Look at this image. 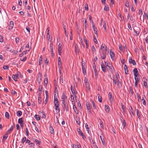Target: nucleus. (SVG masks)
<instances>
[{"label":"nucleus","instance_id":"nucleus-46","mask_svg":"<svg viewBox=\"0 0 148 148\" xmlns=\"http://www.w3.org/2000/svg\"><path fill=\"white\" fill-rule=\"evenodd\" d=\"M91 102L92 104V106L93 107V108L94 109H96V107L95 106V104L94 101L93 100H91Z\"/></svg>","mask_w":148,"mask_h":148},{"label":"nucleus","instance_id":"nucleus-20","mask_svg":"<svg viewBox=\"0 0 148 148\" xmlns=\"http://www.w3.org/2000/svg\"><path fill=\"white\" fill-rule=\"evenodd\" d=\"M105 111L107 113H109L110 111V108L108 105H106L105 106Z\"/></svg>","mask_w":148,"mask_h":148},{"label":"nucleus","instance_id":"nucleus-38","mask_svg":"<svg viewBox=\"0 0 148 148\" xmlns=\"http://www.w3.org/2000/svg\"><path fill=\"white\" fill-rule=\"evenodd\" d=\"M18 123L19 124L22 123H23V118H19L18 121Z\"/></svg>","mask_w":148,"mask_h":148},{"label":"nucleus","instance_id":"nucleus-51","mask_svg":"<svg viewBox=\"0 0 148 148\" xmlns=\"http://www.w3.org/2000/svg\"><path fill=\"white\" fill-rule=\"evenodd\" d=\"M143 85L146 88H147V84L146 81H144L143 82Z\"/></svg>","mask_w":148,"mask_h":148},{"label":"nucleus","instance_id":"nucleus-7","mask_svg":"<svg viewBox=\"0 0 148 148\" xmlns=\"http://www.w3.org/2000/svg\"><path fill=\"white\" fill-rule=\"evenodd\" d=\"M75 52L76 55H78L79 54V47L77 45V44H75Z\"/></svg>","mask_w":148,"mask_h":148},{"label":"nucleus","instance_id":"nucleus-5","mask_svg":"<svg viewBox=\"0 0 148 148\" xmlns=\"http://www.w3.org/2000/svg\"><path fill=\"white\" fill-rule=\"evenodd\" d=\"M70 105L69 103H67L65 106H62L64 111H66V112H69V107Z\"/></svg>","mask_w":148,"mask_h":148},{"label":"nucleus","instance_id":"nucleus-43","mask_svg":"<svg viewBox=\"0 0 148 148\" xmlns=\"http://www.w3.org/2000/svg\"><path fill=\"white\" fill-rule=\"evenodd\" d=\"M62 24H63V27L64 28V29L65 31L66 30V23L64 22H62Z\"/></svg>","mask_w":148,"mask_h":148},{"label":"nucleus","instance_id":"nucleus-22","mask_svg":"<svg viewBox=\"0 0 148 148\" xmlns=\"http://www.w3.org/2000/svg\"><path fill=\"white\" fill-rule=\"evenodd\" d=\"M92 28L94 31V33L95 34L97 37H98V34L97 33V27H93Z\"/></svg>","mask_w":148,"mask_h":148},{"label":"nucleus","instance_id":"nucleus-48","mask_svg":"<svg viewBox=\"0 0 148 148\" xmlns=\"http://www.w3.org/2000/svg\"><path fill=\"white\" fill-rule=\"evenodd\" d=\"M62 49L61 47L58 48V53L59 55H61Z\"/></svg>","mask_w":148,"mask_h":148},{"label":"nucleus","instance_id":"nucleus-25","mask_svg":"<svg viewBox=\"0 0 148 148\" xmlns=\"http://www.w3.org/2000/svg\"><path fill=\"white\" fill-rule=\"evenodd\" d=\"M49 130L50 132L51 133V134H54V130L52 126L51 125H50Z\"/></svg>","mask_w":148,"mask_h":148},{"label":"nucleus","instance_id":"nucleus-18","mask_svg":"<svg viewBox=\"0 0 148 148\" xmlns=\"http://www.w3.org/2000/svg\"><path fill=\"white\" fill-rule=\"evenodd\" d=\"M136 115L139 119H140L141 117V113L140 112H139V110L138 109H136Z\"/></svg>","mask_w":148,"mask_h":148},{"label":"nucleus","instance_id":"nucleus-27","mask_svg":"<svg viewBox=\"0 0 148 148\" xmlns=\"http://www.w3.org/2000/svg\"><path fill=\"white\" fill-rule=\"evenodd\" d=\"M12 79L14 80L15 81L17 82V79L18 78V77L16 76V75H13L12 76Z\"/></svg>","mask_w":148,"mask_h":148},{"label":"nucleus","instance_id":"nucleus-41","mask_svg":"<svg viewBox=\"0 0 148 148\" xmlns=\"http://www.w3.org/2000/svg\"><path fill=\"white\" fill-rule=\"evenodd\" d=\"M47 38H48V40L49 41L50 43L51 42H53L52 37H50V35H49V36H48V37H47Z\"/></svg>","mask_w":148,"mask_h":148},{"label":"nucleus","instance_id":"nucleus-32","mask_svg":"<svg viewBox=\"0 0 148 148\" xmlns=\"http://www.w3.org/2000/svg\"><path fill=\"white\" fill-rule=\"evenodd\" d=\"M16 75L18 78L22 77V75H21V73L19 71H18L17 72V73L15 74Z\"/></svg>","mask_w":148,"mask_h":148},{"label":"nucleus","instance_id":"nucleus-19","mask_svg":"<svg viewBox=\"0 0 148 148\" xmlns=\"http://www.w3.org/2000/svg\"><path fill=\"white\" fill-rule=\"evenodd\" d=\"M134 79L135 80L134 86L135 87H137L138 86V83L140 79L138 77L136 78V77H135V78H134Z\"/></svg>","mask_w":148,"mask_h":148},{"label":"nucleus","instance_id":"nucleus-17","mask_svg":"<svg viewBox=\"0 0 148 148\" xmlns=\"http://www.w3.org/2000/svg\"><path fill=\"white\" fill-rule=\"evenodd\" d=\"M71 102H72V104L73 105V109H74L75 112L76 114H78V112H79V110H77V111H75V101L72 100L71 101Z\"/></svg>","mask_w":148,"mask_h":148},{"label":"nucleus","instance_id":"nucleus-33","mask_svg":"<svg viewBox=\"0 0 148 148\" xmlns=\"http://www.w3.org/2000/svg\"><path fill=\"white\" fill-rule=\"evenodd\" d=\"M105 47V49H106V51H107V46H106L105 44H102L101 45V47H100V49H103Z\"/></svg>","mask_w":148,"mask_h":148},{"label":"nucleus","instance_id":"nucleus-42","mask_svg":"<svg viewBox=\"0 0 148 148\" xmlns=\"http://www.w3.org/2000/svg\"><path fill=\"white\" fill-rule=\"evenodd\" d=\"M104 10L106 11H108L109 10V8L108 5H106L105 6L104 8Z\"/></svg>","mask_w":148,"mask_h":148},{"label":"nucleus","instance_id":"nucleus-13","mask_svg":"<svg viewBox=\"0 0 148 148\" xmlns=\"http://www.w3.org/2000/svg\"><path fill=\"white\" fill-rule=\"evenodd\" d=\"M100 138L101 139V141L102 144L103 145H105V138L104 136L103 135L102 136H100Z\"/></svg>","mask_w":148,"mask_h":148},{"label":"nucleus","instance_id":"nucleus-45","mask_svg":"<svg viewBox=\"0 0 148 148\" xmlns=\"http://www.w3.org/2000/svg\"><path fill=\"white\" fill-rule=\"evenodd\" d=\"M34 117L37 121H39L40 119V117L37 114L35 115Z\"/></svg>","mask_w":148,"mask_h":148},{"label":"nucleus","instance_id":"nucleus-31","mask_svg":"<svg viewBox=\"0 0 148 148\" xmlns=\"http://www.w3.org/2000/svg\"><path fill=\"white\" fill-rule=\"evenodd\" d=\"M48 82V79L47 77H45L44 79V86L45 85V86H46Z\"/></svg>","mask_w":148,"mask_h":148},{"label":"nucleus","instance_id":"nucleus-28","mask_svg":"<svg viewBox=\"0 0 148 148\" xmlns=\"http://www.w3.org/2000/svg\"><path fill=\"white\" fill-rule=\"evenodd\" d=\"M129 87L130 92L131 93L132 95H133V94H134V92L133 90V88L132 87L130 86H129Z\"/></svg>","mask_w":148,"mask_h":148},{"label":"nucleus","instance_id":"nucleus-40","mask_svg":"<svg viewBox=\"0 0 148 148\" xmlns=\"http://www.w3.org/2000/svg\"><path fill=\"white\" fill-rule=\"evenodd\" d=\"M16 114L17 116H20L22 114V112L21 111H17L16 113Z\"/></svg>","mask_w":148,"mask_h":148},{"label":"nucleus","instance_id":"nucleus-16","mask_svg":"<svg viewBox=\"0 0 148 148\" xmlns=\"http://www.w3.org/2000/svg\"><path fill=\"white\" fill-rule=\"evenodd\" d=\"M62 100H64L67 101V97L65 94L64 92H63L62 96Z\"/></svg>","mask_w":148,"mask_h":148},{"label":"nucleus","instance_id":"nucleus-10","mask_svg":"<svg viewBox=\"0 0 148 148\" xmlns=\"http://www.w3.org/2000/svg\"><path fill=\"white\" fill-rule=\"evenodd\" d=\"M93 67L94 70V71L95 72V76L96 77L97 75V70L96 68V65L95 64V63H93Z\"/></svg>","mask_w":148,"mask_h":148},{"label":"nucleus","instance_id":"nucleus-56","mask_svg":"<svg viewBox=\"0 0 148 148\" xmlns=\"http://www.w3.org/2000/svg\"><path fill=\"white\" fill-rule=\"evenodd\" d=\"M113 83L114 84V86H116L117 82V79H113Z\"/></svg>","mask_w":148,"mask_h":148},{"label":"nucleus","instance_id":"nucleus-15","mask_svg":"<svg viewBox=\"0 0 148 148\" xmlns=\"http://www.w3.org/2000/svg\"><path fill=\"white\" fill-rule=\"evenodd\" d=\"M73 148H82L80 144L77 143V144H73Z\"/></svg>","mask_w":148,"mask_h":148},{"label":"nucleus","instance_id":"nucleus-54","mask_svg":"<svg viewBox=\"0 0 148 148\" xmlns=\"http://www.w3.org/2000/svg\"><path fill=\"white\" fill-rule=\"evenodd\" d=\"M66 101H64V100H63V101L62 100V106H65L66 105V104L67 103H66Z\"/></svg>","mask_w":148,"mask_h":148},{"label":"nucleus","instance_id":"nucleus-36","mask_svg":"<svg viewBox=\"0 0 148 148\" xmlns=\"http://www.w3.org/2000/svg\"><path fill=\"white\" fill-rule=\"evenodd\" d=\"M77 132L80 135H82L83 133L82 132V131L80 129H77Z\"/></svg>","mask_w":148,"mask_h":148},{"label":"nucleus","instance_id":"nucleus-8","mask_svg":"<svg viewBox=\"0 0 148 148\" xmlns=\"http://www.w3.org/2000/svg\"><path fill=\"white\" fill-rule=\"evenodd\" d=\"M108 98L111 103H112L113 101L114 97L112 96V93L111 92H109L108 94Z\"/></svg>","mask_w":148,"mask_h":148},{"label":"nucleus","instance_id":"nucleus-24","mask_svg":"<svg viewBox=\"0 0 148 148\" xmlns=\"http://www.w3.org/2000/svg\"><path fill=\"white\" fill-rule=\"evenodd\" d=\"M124 69L125 72V74L126 75L128 74V68L127 66L125 64L124 66Z\"/></svg>","mask_w":148,"mask_h":148},{"label":"nucleus","instance_id":"nucleus-30","mask_svg":"<svg viewBox=\"0 0 148 148\" xmlns=\"http://www.w3.org/2000/svg\"><path fill=\"white\" fill-rule=\"evenodd\" d=\"M34 141L37 144L40 145L41 143V142L36 139H34Z\"/></svg>","mask_w":148,"mask_h":148},{"label":"nucleus","instance_id":"nucleus-53","mask_svg":"<svg viewBox=\"0 0 148 148\" xmlns=\"http://www.w3.org/2000/svg\"><path fill=\"white\" fill-rule=\"evenodd\" d=\"M85 10L88 11V4L86 3L85 5Z\"/></svg>","mask_w":148,"mask_h":148},{"label":"nucleus","instance_id":"nucleus-34","mask_svg":"<svg viewBox=\"0 0 148 148\" xmlns=\"http://www.w3.org/2000/svg\"><path fill=\"white\" fill-rule=\"evenodd\" d=\"M97 95L98 96V99L99 102L101 103L102 101V98L101 96L99 94H98Z\"/></svg>","mask_w":148,"mask_h":148},{"label":"nucleus","instance_id":"nucleus-60","mask_svg":"<svg viewBox=\"0 0 148 148\" xmlns=\"http://www.w3.org/2000/svg\"><path fill=\"white\" fill-rule=\"evenodd\" d=\"M3 68L4 70H5L6 69H8L9 66L7 65L3 66Z\"/></svg>","mask_w":148,"mask_h":148},{"label":"nucleus","instance_id":"nucleus-12","mask_svg":"<svg viewBox=\"0 0 148 148\" xmlns=\"http://www.w3.org/2000/svg\"><path fill=\"white\" fill-rule=\"evenodd\" d=\"M49 48L50 49V51L51 52V54H52L53 55V42H51L50 43V46H49Z\"/></svg>","mask_w":148,"mask_h":148},{"label":"nucleus","instance_id":"nucleus-52","mask_svg":"<svg viewBox=\"0 0 148 148\" xmlns=\"http://www.w3.org/2000/svg\"><path fill=\"white\" fill-rule=\"evenodd\" d=\"M26 138L25 137H23L21 143L23 144L25 141H26Z\"/></svg>","mask_w":148,"mask_h":148},{"label":"nucleus","instance_id":"nucleus-35","mask_svg":"<svg viewBox=\"0 0 148 148\" xmlns=\"http://www.w3.org/2000/svg\"><path fill=\"white\" fill-rule=\"evenodd\" d=\"M129 63L132 64L133 65H135L136 63L134 60H132L131 61H129Z\"/></svg>","mask_w":148,"mask_h":148},{"label":"nucleus","instance_id":"nucleus-4","mask_svg":"<svg viewBox=\"0 0 148 148\" xmlns=\"http://www.w3.org/2000/svg\"><path fill=\"white\" fill-rule=\"evenodd\" d=\"M135 29H134V28H133L134 31L138 36L140 33V29L139 27L136 26H135Z\"/></svg>","mask_w":148,"mask_h":148},{"label":"nucleus","instance_id":"nucleus-6","mask_svg":"<svg viewBox=\"0 0 148 148\" xmlns=\"http://www.w3.org/2000/svg\"><path fill=\"white\" fill-rule=\"evenodd\" d=\"M56 95V94H55L54 93V99L53 103L55 106H60L59 103L58 101V99L57 98L55 97V95Z\"/></svg>","mask_w":148,"mask_h":148},{"label":"nucleus","instance_id":"nucleus-58","mask_svg":"<svg viewBox=\"0 0 148 148\" xmlns=\"http://www.w3.org/2000/svg\"><path fill=\"white\" fill-rule=\"evenodd\" d=\"M11 93L13 95H14L15 94H16L17 93L14 90L12 89L11 90Z\"/></svg>","mask_w":148,"mask_h":148},{"label":"nucleus","instance_id":"nucleus-3","mask_svg":"<svg viewBox=\"0 0 148 148\" xmlns=\"http://www.w3.org/2000/svg\"><path fill=\"white\" fill-rule=\"evenodd\" d=\"M134 77L137 78L139 76V73L136 68H134L133 70Z\"/></svg>","mask_w":148,"mask_h":148},{"label":"nucleus","instance_id":"nucleus-26","mask_svg":"<svg viewBox=\"0 0 148 148\" xmlns=\"http://www.w3.org/2000/svg\"><path fill=\"white\" fill-rule=\"evenodd\" d=\"M14 126L13 125L12 126L10 129L7 131V133H11L13 130Z\"/></svg>","mask_w":148,"mask_h":148},{"label":"nucleus","instance_id":"nucleus-2","mask_svg":"<svg viewBox=\"0 0 148 148\" xmlns=\"http://www.w3.org/2000/svg\"><path fill=\"white\" fill-rule=\"evenodd\" d=\"M120 119L122 123V125L123 126V128H125L127 124V123L125 120L121 116H120Z\"/></svg>","mask_w":148,"mask_h":148},{"label":"nucleus","instance_id":"nucleus-49","mask_svg":"<svg viewBox=\"0 0 148 148\" xmlns=\"http://www.w3.org/2000/svg\"><path fill=\"white\" fill-rule=\"evenodd\" d=\"M29 145L30 146L29 147L30 148H32V147H33L34 148V146L35 145L34 143H31Z\"/></svg>","mask_w":148,"mask_h":148},{"label":"nucleus","instance_id":"nucleus-63","mask_svg":"<svg viewBox=\"0 0 148 148\" xmlns=\"http://www.w3.org/2000/svg\"><path fill=\"white\" fill-rule=\"evenodd\" d=\"M25 132L27 136H28L29 135V132L28 130V129L27 128H26L25 129Z\"/></svg>","mask_w":148,"mask_h":148},{"label":"nucleus","instance_id":"nucleus-47","mask_svg":"<svg viewBox=\"0 0 148 148\" xmlns=\"http://www.w3.org/2000/svg\"><path fill=\"white\" fill-rule=\"evenodd\" d=\"M5 117L8 119H9L10 116L8 113L7 112H6L5 114Z\"/></svg>","mask_w":148,"mask_h":148},{"label":"nucleus","instance_id":"nucleus-21","mask_svg":"<svg viewBox=\"0 0 148 148\" xmlns=\"http://www.w3.org/2000/svg\"><path fill=\"white\" fill-rule=\"evenodd\" d=\"M75 118L76 120V121L77 124H78V125H80V123L79 117L76 116L75 117Z\"/></svg>","mask_w":148,"mask_h":148},{"label":"nucleus","instance_id":"nucleus-57","mask_svg":"<svg viewBox=\"0 0 148 148\" xmlns=\"http://www.w3.org/2000/svg\"><path fill=\"white\" fill-rule=\"evenodd\" d=\"M8 133H7L5 134V135L3 136V139H4L5 138V139H6L8 136Z\"/></svg>","mask_w":148,"mask_h":148},{"label":"nucleus","instance_id":"nucleus-50","mask_svg":"<svg viewBox=\"0 0 148 148\" xmlns=\"http://www.w3.org/2000/svg\"><path fill=\"white\" fill-rule=\"evenodd\" d=\"M86 88L88 89L89 90L90 89V85L89 83L85 84Z\"/></svg>","mask_w":148,"mask_h":148},{"label":"nucleus","instance_id":"nucleus-55","mask_svg":"<svg viewBox=\"0 0 148 148\" xmlns=\"http://www.w3.org/2000/svg\"><path fill=\"white\" fill-rule=\"evenodd\" d=\"M125 5L127 8L129 7V2L128 1H127L125 3Z\"/></svg>","mask_w":148,"mask_h":148},{"label":"nucleus","instance_id":"nucleus-11","mask_svg":"<svg viewBox=\"0 0 148 148\" xmlns=\"http://www.w3.org/2000/svg\"><path fill=\"white\" fill-rule=\"evenodd\" d=\"M86 107L87 110H88V112L90 113H91V107L89 103L88 102L86 103Z\"/></svg>","mask_w":148,"mask_h":148},{"label":"nucleus","instance_id":"nucleus-23","mask_svg":"<svg viewBox=\"0 0 148 148\" xmlns=\"http://www.w3.org/2000/svg\"><path fill=\"white\" fill-rule=\"evenodd\" d=\"M60 106H55V109L56 110V112L57 113H58L60 112V109L59 107Z\"/></svg>","mask_w":148,"mask_h":148},{"label":"nucleus","instance_id":"nucleus-61","mask_svg":"<svg viewBox=\"0 0 148 148\" xmlns=\"http://www.w3.org/2000/svg\"><path fill=\"white\" fill-rule=\"evenodd\" d=\"M19 39L18 37H16L15 38V40L16 42V43L17 44L19 43Z\"/></svg>","mask_w":148,"mask_h":148},{"label":"nucleus","instance_id":"nucleus-37","mask_svg":"<svg viewBox=\"0 0 148 148\" xmlns=\"http://www.w3.org/2000/svg\"><path fill=\"white\" fill-rule=\"evenodd\" d=\"M82 73L83 74L85 75L86 74V71L85 67H82Z\"/></svg>","mask_w":148,"mask_h":148},{"label":"nucleus","instance_id":"nucleus-62","mask_svg":"<svg viewBox=\"0 0 148 148\" xmlns=\"http://www.w3.org/2000/svg\"><path fill=\"white\" fill-rule=\"evenodd\" d=\"M80 42H81V43L82 45V46H83V47L85 48V45L84 44V43L83 41L82 38H81V39Z\"/></svg>","mask_w":148,"mask_h":148},{"label":"nucleus","instance_id":"nucleus-64","mask_svg":"<svg viewBox=\"0 0 148 148\" xmlns=\"http://www.w3.org/2000/svg\"><path fill=\"white\" fill-rule=\"evenodd\" d=\"M95 47L94 45L92 46L91 47V50L93 52H94L95 51Z\"/></svg>","mask_w":148,"mask_h":148},{"label":"nucleus","instance_id":"nucleus-14","mask_svg":"<svg viewBox=\"0 0 148 148\" xmlns=\"http://www.w3.org/2000/svg\"><path fill=\"white\" fill-rule=\"evenodd\" d=\"M110 55L111 57V58L113 60H114L115 59V57H114V53L113 52H112L111 51V50L110 49Z\"/></svg>","mask_w":148,"mask_h":148},{"label":"nucleus","instance_id":"nucleus-44","mask_svg":"<svg viewBox=\"0 0 148 148\" xmlns=\"http://www.w3.org/2000/svg\"><path fill=\"white\" fill-rule=\"evenodd\" d=\"M99 124L100 125V126L102 128H104V126L103 124V122L101 119H99Z\"/></svg>","mask_w":148,"mask_h":148},{"label":"nucleus","instance_id":"nucleus-59","mask_svg":"<svg viewBox=\"0 0 148 148\" xmlns=\"http://www.w3.org/2000/svg\"><path fill=\"white\" fill-rule=\"evenodd\" d=\"M71 89L72 93L74 95V93H75L74 90L73 88V86H71Z\"/></svg>","mask_w":148,"mask_h":148},{"label":"nucleus","instance_id":"nucleus-1","mask_svg":"<svg viewBox=\"0 0 148 148\" xmlns=\"http://www.w3.org/2000/svg\"><path fill=\"white\" fill-rule=\"evenodd\" d=\"M101 65L102 71L104 73H106V72L107 70H108L107 67V66L105 65L103 62L101 63Z\"/></svg>","mask_w":148,"mask_h":148},{"label":"nucleus","instance_id":"nucleus-29","mask_svg":"<svg viewBox=\"0 0 148 148\" xmlns=\"http://www.w3.org/2000/svg\"><path fill=\"white\" fill-rule=\"evenodd\" d=\"M41 93H40L38 95V103L39 104H40L41 102V97L40 96V94Z\"/></svg>","mask_w":148,"mask_h":148},{"label":"nucleus","instance_id":"nucleus-39","mask_svg":"<svg viewBox=\"0 0 148 148\" xmlns=\"http://www.w3.org/2000/svg\"><path fill=\"white\" fill-rule=\"evenodd\" d=\"M101 56V58L102 59H104L105 58L106 56L105 54L103 52H102L100 54Z\"/></svg>","mask_w":148,"mask_h":148},{"label":"nucleus","instance_id":"nucleus-9","mask_svg":"<svg viewBox=\"0 0 148 148\" xmlns=\"http://www.w3.org/2000/svg\"><path fill=\"white\" fill-rule=\"evenodd\" d=\"M108 67L109 68V69H110L112 74L113 75L115 73V70L112 64H111V66H109Z\"/></svg>","mask_w":148,"mask_h":148}]
</instances>
